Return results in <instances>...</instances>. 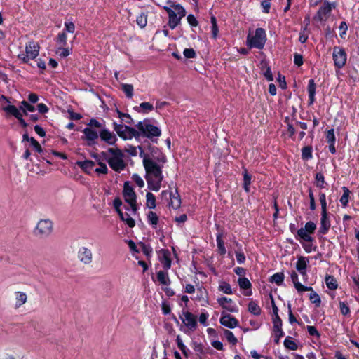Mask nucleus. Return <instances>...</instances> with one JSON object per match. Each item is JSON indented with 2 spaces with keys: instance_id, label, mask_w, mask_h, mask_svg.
Listing matches in <instances>:
<instances>
[{
  "instance_id": "052dcab7",
  "label": "nucleus",
  "mask_w": 359,
  "mask_h": 359,
  "mask_svg": "<svg viewBox=\"0 0 359 359\" xmlns=\"http://www.w3.org/2000/svg\"><path fill=\"white\" fill-rule=\"evenodd\" d=\"M99 167L95 168V171L99 174H107L108 172V168L105 163H99Z\"/></svg>"
},
{
  "instance_id": "37998d69",
  "label": "nucleus",
  "mask_w": 359,
  "mask_h": 359,
  "mask_svg": "<svg viewBox=\"0 0 359 359\" xmlns=\"http://www.w3.org/2000/svg\"><path fill=\"white\" fill-rule=\"evenodd\" d=\"M121 89L128 98L133 96V86L131 84L123 83L121 85Z\"/></svg>"
},
{
  "instance_id": "f257e3e1",
  "label": "nucleus",
  "mask_w": 359,
  "mask_h": 359,
  "mask_svg": "<svg viewBox=\"0 0 359 359\" xmlns=\"http://www.w3.org/2000/svg\"><path fill=\"white\" fill-rule=\"evenodd\" d=\"M140 156L142 158L143 165L146 171L145 179L148 188L151 191H158L163 180L162 169L166 162V157L164 155H161L156 159L146 155L142 151Z\"/></svg>"
},
{
  "instance_id": "423d86ee",
  "label": "nucleus",
  "mask_w": 359,
  "mask_h": 359,
  "mask_svg": "<svg viewBox=\"0 0 359 359\" xmlns=\"http://www.w3.org/2000/svg\"><path fill=\"white\" fill-rule=\"evenodd\" d=\"M136 126L142 135L150 139L159 137L161 134V129L151 124L149 120L139 122Z\"/></svg>"
},
{
  "instance_id": "49530a36",
  "label": "nucleus",
  "mask_w": 359,
  "mask_h": 359,
  "mask_svg": "<svg viewBox=\"0 0 359 359\" xmlns=\"http://www.w3.org/2000/svg\"><path fill=\"white\" fill-rule=\"evenodd\" d=\"M137 149H139L141 151L144 152L142 151V149L141 147H134V146H132V145H128L127 146L126 148H125V151L126 152H127L128 154H129L130 155H131L132 156H135L137 155Z\"/></svg>"
},
{
  "instance_id": "6e6552de",
  "label": "nucleus",
  "mask_w": 359,
  "mask_h": 359,
  "mask_svg": "<svg viewBox=\"0 0 359 359\" xmlns=\"http://www.w3.org/2000/svg\"><path fill=\"white\" fill-rule=\"evenodd\" d=\"M316 229V224L313 222L309 221L305 224L304 227L298 229L295 238L299 242L314 241V238L312 235L314 233Z\"/></svg>"
},
{
  "instance_id": "bf43d9fd",
  "label": "nucleus",
  "mask_w": 359,
  "mask_h": 359,
  "mask_svg": "<svg viewBox=\"0 0 359 359\" xmlns=\"http://www.w3.org/2000/svg\"><path fill=\"white\" fill-rule=\"evenodd\" d=\"M339 308H340V311H341V314H343L344 316H346V315L349 314V313H350L349 307L347 305V304H346L345 302H339Z\"/></svg>"
},
{
  "instance_id": "79ce46f5",
  "label": "nucleus",
  "mask_w": 359,
  "mask_h": 359,
  "mask_svg": "<svg viewBox=\"0 0 359 359\" xmlns=\"http://www.w3.org/2000/svg\"><path fill=\"white\" fill-rule=\"evenodd\" d=\"M224 335L229 343L232 344L233 345H236L237 344L238 340L231 331L224 330Z\"/></svg>"
},
{
  "instance_id": "4468645a",
  "label": "nucleus",
  "mask_w": 359,
  "mask_h": 359,
  "mask_svg": "<svg viewBox=\"0 0 359 359\" xmlns=\"http://www.w3.org/2000/svg\"><path fill=\"white\" fill-rule=\"evenodd\" d=\"M2 109L6 112V114L13 116L16 119H18L22 126H27V123L23 119L22 113L15 105L8 104L4 106Z\"/></svg>"
},
{
  "instance_id": "e2e57ef3",
  "label": "nucleus",
  "mask_w": 359,
  "mask_h": 359,
  "mask_svg": "<svg viewBox=\"0 0 359 359\" xmlns=\"http://www.w3.org/2000/svg\"><path fill=\"white\" fill-rule=\"evenodd\" d=\"M29 105L30 104L28 102L23 100L20 102L18 109L22 113V114L27 115V109Z\"/></svg>"
},
{
  "instance_id": "c9c22d12",
  "label": "nucleus",
  "mask_w": 359,
  "mask_h": 359,
  "mask_svg": "<svg viewBox=\"0 0 359 359\" xmlns=\"http://www.w3.org/2000/svg\"><path fill=\"white\" fill-rule=\"evenodd\" d=\"M216 241L219 254L222 255H224L226 252V250L224 246V242L222 238V233L217 234Z\"/></svg>"
},
{
  "instance_id": "b1692460",
  "label": "nucleus",
  "mask_w": 359,
  "mask_h": 359,
  "mask_svg": "<svg viewBox=\"0 0 359 359\" xmlns=\"http://www.w3.org/2000/svg\"><path fill=\"white\" fill-rule=\"evenodd\" d=\"M273 332L278 339L284 335V332L282 330V320L279 316L273 317Z\"/></svg>"
},
{
  "instance_id": "bb28decb",
  "label": "nucleus",
  "mask_w": 359,
  "mask_h": 359,
  "mask_svg": "<svg viewBox=\"0 0 359 359\" xmlns=\"http://www.w3.org/2000/svg\"><path fill=\"white\" fill-rule=\"evenodd\" d=\"M15 307L19 308L27 302V296L23 292H16L15 293Z\"/></svg>"
},
{
  "instance_id": "2eb2a0df",
  "label": "nucleus",
  "mask_w": 359,
  "mask_h": 359,
  "mask_svg": "<svg viewBox=\"0 0 359 359\" xmlns=\"http://www.w3.org/2000/svg\"><path fill=\"white\" fill-rule=\"evenodd\" d=\"M217 302L220 306L231 313H237L238 308L236 304L230 298L222 297L217 299Z\"/></svg>"
},
{
  "instance_id": "f704fd0d",
  "label": "nucleus",
  "mask_w": 359,
  "mask_h": 359,
  "mask_svg": "<svg viewBox=\"0 0 359 359\" xmlns=\"http://www.w3.org/2000/svg\"><path fill=\"white\" fill-rule=\"evenodd\" d=\"M243 188L246 192L250 191V185L251 184L252 176L248 174L246 169L243 172Z\"/></svg>"
},
{
  "instance_id": "f3484780",
  "label": "nucleus",
  "mask_w": 359,
  "mask_h": 359,
  "mask_svg": "<svg viewBox=\"0 0 359 359\" xmlns=\"http://www.w3.org/2000/svg\"><path fill=\"white\" fill-rule=\"evenodd\" d=\"M78 259L83 264L88 265L93 262V253L90 249L81 247L78 251Z\"/></svg>"
},
{
  "instance_id": "864d4df0",
  "label": "nucleus",
  "mask_w": 359,
  "mask_h": 359,
  "mask_svg": "<svg viewBox=\"0 0 359 359\" xmlns=\"http://www.w3.org/2000/svg\"><path fill=\"white\" fill-rule=\"evenodd\" d=\"M67 34L65 32L59 33L57 37V42L61 46H64L67 44Z\"/></svg>"
},
{
  "instance_id": "7ed1b4c3",
  "label": "nucleus",
  "mask_w": 359,
  "mask_h": 359,
  "mask_svg": "<svg viewBox=\"0 0 359 359\" xmlns=\"http://www.w3.org/2000/svg\"><path fill=\"white\" fill-rule=\"evenodd\" d=\"M167 4V6H164L163 8L168 15V25L170 28L174 29L185 16L186 11L182 5L175 4L172 1H168Z\"/></svg>"
},
{
  "instance_id": "3c124183",
  "label": "nucleus",
  "mask_w": 359,
  "mask_h": 359,
  "mask_svg": "<svg viewBox=\"0 0 359 359\" xmlns=\"http://www.w3.org/2000/svg\"><path fill=\"white\" fill-rule=\"evenodd\" d=\"M319 201L321 205V212H327L326 196L324 193L319 194Z\"/></svg>"
},
{
  "instance_id": "0eeeda50",
  "label": "nucleus",
  "mask_w": 359,
  "mask_h": 359,
  "mask_svg": "<svg viewBox=\"0 0 359 359\" xmlns=\"http://www.w3.org/2000/svg\"><path fill=\"white\" fill-rule=\"evenodd\" d=\"M39 50L40 46L37 42L29 41L25 46V53H20L18 57L23 63H28L30 60H34L39 55Z\"/></svg>"
},
{
  "instance_id": "c756f323",
  "label": "nucleus",
  "mask_w": 359,
  "mask_h": 359,
  "mask_svg": "<svg viewBox=\"0 0 359 359\" xmlns=\"http://www.w3.org/2000/svg\"><path fill=\"white\" fill-rule=\"evenodd\" d=\"M121 219L126 222V224L130 228H133L135 225V220L132 218V217L128 213H123L120 212L118 214Z\"/></svg>"
},
{
  "instance_id": "393cba45",
  "label": "nucleus",
  "mask_w": 359,
  "mask_h": 359,
  "mask_svg": "<svg viewBox=\"0 0 359 359\" xmlns=\"http://www.w3.org/2000/svg\"><path fill=\"white\" fill-rule=\"evenodd\" d=\"M83 133L85 135V139L88 142L89 145L93 144L95 140L98 138L97 133L90 127L84 128Z\"/></svg>"
},
{
  "instance_id": "8fccbe9b",
  "label": "nucleus",
  "mask_w": 359,
  "mask_h": 359,
  "mask_svg": "<svg viewBox=\"0 0 359 359\" xmlns=\"http://www.w3.org/2000/svg\"><path fill=\"white\" fill-rule=\"evenodd\" d=\"M311 292L309 294V299L313 304H315L316 306H319L320 304V296L314 292L313 290H310Z\"/></svg>"
},
{
  "instance_id": "412c9836",
  "label": "nucleus",
  "mask_w": 359,
  "mask_h": 359,
  "mask_svg": "<svg viewBox=\"0 0 359 359\" xmlns=\"http://www.w3.org/2000/svg\"><path fill=\"white\" fill-rule=\"evenodd\" d=\"M291 280L294 285V287L299 292H303L309 290H312V287L309 286H304L299 281L298 274L296 271H292L290 273Z\"/></svg>"
},
{
  "instance_id": "de8ad7c7",
  "label": "nucleus",
  "mask_w": 359,
  "mask_h": 359,
  "mask_svg": "<svg viewBox=\"0 0 359 359\" xmlns=\"http://www.w3.org/2000/svg\"><path fill=\"white\" fill-rule=\"evenodd\" d=\"M302 157L304 160L312 158V149L310 147H304L302 150Z\"/></svg>"
},
{
  "instance_id": "13d9d810",
  "label": "nucleus",
  "mask_w": 359,
  "mask_h": 359,
  "mask_svg": "<svg viewBox=\"0 0 359 359\" xmlns=\"http://www.w3.org/2000/svg\"><path fill=\"white\" fill-rule=\"evenodd\" d=\"M28 142L31 143L36 151L38 153H41L42 151V148L40 144L34 137H30V139H28Z\"/></svg>"
},
{
  "instance_id": "69168bd1",
  "label": "nucleus",
  "mask_w": 359,
  "mask_h": 359,
  "mask_svg": "<svg viewBox=\"0 0 359 359\" xmlns=\"http://www.w3.org/2000/svg\"><path fill=\"white\" fill-rule=\"evenodd\" d=\"M65 30L69 33H74L75 31L74 24L70 21H66L65 22Z\"/></svg>"
},
{
  "instance_id": "c03bdc74",
  "label": "nucleus",
  "mask_w": 359,
  "mask_h": 359,
  "mask_svg": "<svg viewBox=\"0 0 359 359\" xmlns=\"http://www.w3.org/2000/svg\"><path fill=\"white\" fill-rule=\"evenodd\" d=\"M316 184L318 187L323 189L325 187V178L321 172H318L316 174L315 177Z\"/></svg>"
},
{
  "instance_id": "dca6fc26",
  "label": "nucleus",
  "mask_w": 359,
  "mask_h": 359,
  "mask_svg": "<svg viewBox=\"0 0 359 359\" xmlns=\"http://www.w3.org/2000/svg\"><path fill=\"white\" fill-rule=\"evenodd\" d=\"M158 258L164 270L168 271L171 267V253L168 249H161L158 252Z\"/></svg>"
},
{
  "instance_id": "ea45409f",
  "label": "nucleus",
  "mask_w": 359,
  "mask_h": 359,
  "mask_svg": "<svg viewBox=\"0 0 359 359\" xmlns=\"http://www.w3.org/2000/svg\"><path fill=\"white\" fill-rule=\"evenodd\" d=\"M211 22V33L213 39H217L219 33V28L217 24V20L215 16H212L210 19Z\"/></svg>"
},
{
  "instance_id": "09e8293b",
  "label": "nucleus",
  "mask_w": 359,
  "mask_h": 359,
  "mask_svg": "<svg viewBox=\"0 0 359 359\" xmlns=\"http://www.w3.org/2000/svg\"><path fill=\"white\" fill-rule=\"evenodd\" d=\"M284 346L287 348H288L290 350H292V351H295L298 348L297 344L294 341L290 339L289 337H287L285 339V341H284Z\"/></svg>"
},
{
  "instance_id": "5fc2aeb1",
  "label": "nucleus",
  "mask_w": 359,
  "mask_h": 359,
  "mask_svg": "<svg viewBox=\"0 0 359 359\" xmlns=\"http://www.w3.org/2000/svg\"><path fill=\"white\" fill-rule=\"evenodd\" d=\"M326 140L329 144H335L336 138L334 129H330L327 132Z\"/></svg>"
},
{
  "instance_id": "1a4fd4ad",
  "label": "nucleus",
  "mask_w": 359,
  "mask_h": 359,
  "mask_svg": "<svg viewBox=\"0 0 359 359\" xmlns=\"http://www.w3.org/2000/svg\"><path fill=\"white\" fill-rule=\"evenodd\" d=\"M53 224L50 219H44L38 222L34 230V234L39 238H46L51 234Z\"/></svg>"
},
{
  "instance_id": "a18cd8bd",
  "label": "nucleus",
  "mask_w": 359,
  "mask_h": 359,
  "mask_svg": "<svg viewBox=\"0 0 359 359\" xmlns=\"http://www.w3.org/2000/svg\"><path fill=\"white\" fill-rule=\"evenodd\" d=\"M284 280V275L282 273H276L271 277V282L276 283L280 285Z\"/></svg>"
},
{
  "instance_id": "e433bc0d",
  "label": "nucleus",
  "mask_w": 359,
  "mask_h": 359,
  "mask_svg": "<svg viewBox=\"0 0 359 359\" xmlns=\"http://www.w3.org/2000/svg\"><path fill=\"white\" fill-rule=\"evenodd\" d=\"M325 283H326L327 287L330 290H336L338 287L337 282L336 279L334 278V277L332 276H327L325 277Z\"/></svg>"
},
{
  "instance_id": "20e7f679",
  "label": "nucleus",
  "mask_w": 359,
  "mask_h": 359,
  "mask_svg": "<svg viewBox=\"0 0 359 359\" xmlns=\"http://www.w3.org/2000/svg\"><path fill=\"white\" fill-rule=\"evenodd\" d=\"M266 41V32L263 28L256 29L254 34L247 36L246 44L250 48L262 49Z\"/></svg>"
},
{
  "instance_id": "603ef678",
  "label": "nucleus",
  "mask_w": 359,
  "mask_h": 359,
  "mask_svg": "<svg viewBox=\"0 0 359 359\" xmlns=\"http://www.w3.org/2000/svg\"><path fill=\"white\" fill-rule=\"evenodd\" d=\"M139 108L141 109V111L144 113H148L149 111H151L154 109V106L152 104L149 102H142Z\"/></svg>"
},
{
  "instance_id": "774afa93",
  "label": "nucleus",
  "mask_w": 359,
  "mask_h": 359,
  "mask_svg": "<svg viewBox=\"0 0 359 359\" xmlns=\"http://www.w3.org/2000/svg\"><path fill=\"white\" fill-rule=\"evenodd\" d=\"M294 62L298 67H300L303 65L304 60L303 56L299 53H294Z\"/></svg>"
},
{
  "instance_id": "f8f14e48",
  "label": "nucleus",
  "mask_w": 359,
  "mask_h": 359,
  "mask_svg": "<svg viewBox=\"0 0 359 359\" xmlns=\"http://www.w3.org/2000/svg\"><path fill=\"white\" fill-rule=\"evenodd\" d=\"M332 57L334 66L338 69L342 68L347 61V55L345 50L339 46L333 48Z\"/></svg>"
},
{
  "instance_id": "72a5a7b5",
  "label": "nucleus",
  "mask_w": 359,
  "mask_h": 359,
  "mask_svg": "<svg viewBox=\"0 0 359 359\" xmlns=\"http://www.w3.org/2000/svg\"><path fill=\"white\" fill-rule=\"evenodd\" d=\"M156 205L155 196L151 192H147L146 194V206L149 209H154Z\"/></svg>"
},
{
  "instance_id": "cd10ccee",
  "label": "nucleus",
  "mask_w": 359,
  "mask_h": 359,
  "mask_svg": "<svg viewBox=\"0 0 359 359\" xmlns=\"http://www.w3.org/2000/svg\"><path fill=\"white\" fill-rule=\"evenodd\" d=\"M77 165L81 168L84 172L89 173L95 166V163L90 160H86L83 161H78Z\"/></svg>"
},
{
  "instance_id": "338daca9",
  "label": "nucleus",
  "mask_w": 359,
  "mask_h": 359,
  "mask_svg": "<svg viewBox=\"0 0 359 359\" xmlns=\"http://www.w3.org/2000/svg\"><path fill=\"white\" fill-rule=\"evenodd\" d=\"M88 125L90 128H104L102 123L95 118L90 119Z\"/></svg>"
},
{
  "instance_id": "9b49d317",
  "label": "nucleus",
  "mask_w": 359,
  "mask_h": 359,
  "mask_svg": "<svg viewBox=\"0 0 359 359\" xmlns=\"http://www.w3.org/2000/svg\"><path fill=\"white\" fill-rule=\"evenodd\" d=\"M180 318L188 330H196L197 327V318L192 313L188 311H182L180 314Z\"/></svg>"
},
{
  "instance_id": "9d476101",
  "label": "nucleus",
  "mask_w": 359,
  "mask_h": 359,
  "mask_svg": "<svg viewBox=\"0 0 359 359\" xmlns=\"http://www.w3.org/2000/svg\"><path fill=\"white\" fill-rule=\"evenodd\" d=\"M336 7L335 3L324 1L314 16V20L320 22H325L330 17L332 11Z\"/></svg>"
},
{
  "instance_id": "ddd939ff",
  "label": "nucleus",
  "mask_w": 359,
  "mask_h": 359,
  "mask_svg": "<svg viewBox=\"0 0 359 359\" xmlns=\"http://www.w3.org/2000/svg\"><path fill=\"white\" fill-rule=\"evenodd\" d=\"M114 130L117 133V134L124 140L131 139L133 137H135L137 135V131L133 128L114 123Z\"/></svg>"
},
{
  "instance_id": "0e129e2a",
  "label": "nucleus",
  "mask_w": 359,
  "mask_h": 359,
  "mask_svg": "<svg viewBox=\"0 0 359 359\" xmlns=\"http://www.w3.org/2000/svg\"><path fill=\"white\" fill-rule=\"evenodd\" d=\"M29 105L30 104L28 102L23 100L20 102L18 109L22 113V114L27 115V109Z\"/></svg>"
},
{
  "instance_id": "4c0bfd02",
  "label": "nucleus",
  "mask_w": 359,
  "mask_h": 359,
  "mask_svg": "<svg viewBox=\"0 0 359 359\" xmlns=\"http://www.w3.org/2000/svg\"><path fill=\"white\" fill-rule=\"evenodd\" d=\"M314 241H302L299 242L306 252L310 253L315 251L317 248L316 245L313 243Z\"/></svg>"
},
{
  "instance_id": "6ab92c4d",
  "label": "nucleus",
  "mask_w": 359,
  "mask_h": 359,
  "mask_svg": "<svg viewBox=\"0 0 359 359\" xmlns=\"http://www.w3.org/2000/svg\"><path fill=\"white\" fill-rule=\"evenodd\" d=\"M331 226L330 220L327 212H321L320 227L318 232L320 234L325 235L327 233Z\"/></svg>"
},
{
  "instance_id": "5701e85b",
  "label": "nucleus",
  "mask_w": 359,
  "mask_h": 359,
  "mask_svg": "<svg viewBox=\"0 0 359 359\" xmlns=\"http://www.w3.org/2000/svg\"><path fill=\"white\" fill-rule=\"evenodd\" d=\"M238 283L241 290H246L244 292L245 296H250L252 294V284L247 278L240 277L238 280Z\"/></svg>"
},
{
  "instance_id": "4be33fe9",
  "label": "nucleus",
  "mask_w": 359,
  "mask_h": 359,
  "mask_svg": "<svg viewBox=\"0 0 359 359\" xmlns=\"http://www.w3.org/2000/svg\"><path fill=\"white\" fill-rule=\"evenodd\" d=\"M309 262V259L306 257L299 256L297 258V262L296 263V269L299 271V273L302 276H306V268Z\"/></svg>"
},
{
  "instance_id": "6e6d98bb",
  "label": "nucleus",
  "mask_w": 359,
  "mask_h": 359,
  "mask_svg": "<svg viewBox=\"0 0 359 359\" xmlns=\"http://www.w3.org/2000/svg\"><path fill=\"white\" fill-rule=\"evenodd\" d=\"M136 22H137V24L140 27H142V28L144 27L147 23V16L144 14H141L140 15L137 16Z\"/></svg>"
},
{
  "instance_id": "a19ab883",
  "label": "nucleus",
  "mask_w": 359,
  "mask_h": 359,
  "mask_svg": "<svg viewBox=\"0 0 359 359\" xmlns=\"http://www.w3.org/2000/svg\"><path fill=\"white\" fill-rule=\"evenodd\" d=\"M176 343H177V347L179 348V349L182 352V353L185 355V356H187L188 355V351H189V349L187 348V346L184 344L183 341H182V339L180 337V335H177V337H176Z\"/></svg>"
},
{
  "instance_id": "a878e982",
  "label": "nucleus",
  "mask_w": 359,
  "mask_h": 359,
  "mask_svg": "<svg viewBox=\"0 0 359 359\" xmlns=\"http://www.w3.org/2000/svg\"><path fill=\"white\" fill-rule=\"evenodd\" d=\"M156 277L158 281L165 286H168L170 285L171 281L168 276V271L166 270H161L157 272Z\"/></svg>"
},
{
  "instance_id": "7c9ffc66",
  "label": "nucleus",
  "mask_w": 359,
  "mask_h": 359,
  "mask_svg": "<svg viewBox=\"0 0 359 359\" xmlns=\"http://www.w3.org/2000/svg\"><path fill=\"white\" fill-rule=\"evenodd\" d=\"M309 104H312L315 100L316 85L313 80H310L308 86Z\"/></svg>"
},
{
  "instance_id": "4d7b16f0",
  "label": "nucleus",
  "mask_w": 359,
  "mask_h": 359,
  "mask_svg": "<svg viewBox=\"0 0 359 359\" xmlns=\"http://www.w3.org/2000/svg\"><path fill=\"white\" fill-rule=\"evenodd\" d=\"M132 179L140 188L144 187V182L139 175L133 174L132 175Z\"/></svg>"
},
{
  "instance_id": "aec40b11",
  "label": "nucleus",
  "mask_w": 359,
  "mask_h": 359,
  "mask_svg": "<svg viewBox=\"0 0 359 359\" xmlns=\"http://www.w3.org/2000/svg\"><path fill=\"white\" fill-rule=\"evenodd\" d=\"M220 323L229 328H234L238 326V320L230 314H224L219 319Z\"/></svg>"
},
{
  "instance_id": "39448f33",
  "label": "nucleus",
  "mask_w": 359,
  "mask_h": 359,
  "mask_svg": "<svg viewBox=\"0 0 359 359\" xmlns=\"http://www.w3.org/2000/svg\"><path fill=\"white\" fill-rule=\"evenodd\" d=\"M123 196L125 201L130 205V208H127L126 210L135 215L137 211V196L128 182L124 183Z\"/></svg>"
},
{
  "instance_id": "680f3d73",
  "label": "nucleus",
  "mask_w": 359,
  "mask_h": 359,
  "mask_svg": "<svg viewBox=\"0 0 359 359\" xmlns=\"http://www.w3.org/2000/svg\"><path fill=\"white\" fill-rule=\"evenodd\" d=\"M29 105L30 104L28 102L23 100L20 102L18 109L22 113V114L27 115V109Z\"/></svg>"
},
{
  "instance_id": "2f4dec72",
  "label": "nucleus",
  "mask_w": 359,
  "mask_h": 359,
  "mask_svg": "<svg viewBox=\"0 0 359 359\" xmlns=\"http://www.w3.org/2000/svg\"><path fill=\"white\" fill-rule=\"evenodd\" d=\"M147 220L153 228H156L158 224L159 218L157 214L153 211H149L147 214Z\"/></svg>"
},
{
  "instance_id": "58836bf2",
  "label": "nucleus",
  "mask_w": 359,
  "mask_h": 359,
  "mask_svg": "<svg viewBox=\"0 0 359 359\" xmlns=\"http://www.w3.org/2000/svg\"><path fill=\"white\" fill-rule=\"evenodd\" d=\"M219 291L226 294H231L233 293L231 286L229 283L222 281L218 287Z\"/></svg>"
},
{
  "instance_id": "f03ea898",
  "label": "nucleus",
  "mask_w": 359,
  "mask_h": 359,
  "mask_svg": "<svg viewBox=\"0 0 359 359\" xmlns=\"http://www.w3.org/2000/svg\"><path fill=\"white\" fill-rule=\"evenodd\" d=\"M101 155L113 170L120 172L126 168L124 153L118 147L108 148L107 151H102Z\"/></svg>"
},
{
  "instance_id": "473e14b6",
  "label": "nucleus",
  "mask_w": 359,
  "mask_h": 359,
  "mask_svg": "<svg viewBox=\"0 0 359 359\" xmlns=\"http://www.w3.org/2000/svg\"><path fill=\"white\" fill-rule=\"evenodd\" d=\"M342 190L343 194L340 198V203H341L343 208H346L348 205L351 192L349 189L346 187H343Z\"/></svg>"
},
{
  "instance_id": "a211bd4d",
  "label": "nucleus",
  "mask_w": 359,
  "mask_h": 359,
  "mask_svg": "<svg viewBox=\"0 0 359 359\" xmlns=\"http://www.w3.org/2000/svg\"><path fill=\"white\" fill-rule=\"evenodd\" d=\"M100 139L110 145H114L117 141L116 135L107 128H102L99 133Z\"/></svg>"
},
{
  "instance_id": "c85d7f7f",
  "label": "nucleus",
  "mask_w": 359,
  "mask_h": 359,
  "mask_svg": "<svg viewBox=\"0 0 359 359\" xmlns=\"http://www.w3.org/2000/svg\"><path fill=\"white\" fill-rule=\"evenodd\" d=\"M248 311L255 316H259L261 314L262 309L257 302L250 300L248 304Z\"/></svg>"
}]
</instances>
